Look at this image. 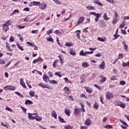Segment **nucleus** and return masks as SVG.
<instances>
[{"label": "nucleus", "instance_id": "obj_1", "mask_svg": "<svg viewBox=\"0 0 129 129\" xmlns=\"http://www.w3.org/2000/svg\"><path fill=\"white\" fill-rule=\"evenodd\" d=\"M114 104L115 106H120L122 108H124L125 107V104L119 100L115 101L114 102Z\"/></svg>", "mask_w": 129, "mask_h": 129}, {"label": "nucleus", "instance_id": "obj_2", "mask_svg": "<svg viewBox=\"0 0 129 129\" xmlns=\"http://www.w3.org/2000/svg\"><path fill=\"white\" fill-rule=\"evenodd\" d=\"M90 15H92L93 16H94V17H96V18L95 19V22H98V19L101 17V14L99 13H96L95 12H90Z\"/></svg>", "mask_w": 129, "mask_h": 129}, {"label": "nucleus", "instance_id": "obj_3", "mask_svg": "<svg viewBox=\"0 0 129 129\" xmlns=\"http://www.w3.org/2000/svg\"><path fill=\"white\" fill-rule=\"evenodd\" d=\"M112 97H113V93L108 91L106 94V99L109 100V99L112 98Z\"/></svg>", "mask_w": 129, "mask_h": 129}, {"label": "nucleus", "instance_id": "obj_4", "mask_svg": "<svg viewBox=\"0 0 129 129\" xmlns=\"http://www.w3.org/2000/svg\"><path fill=\"white\" fill-rule=\"evenodd\" d=\"M42 78L45 83H48V81L50 82V78L46 74L43 75Z\"/></svg>", "mask_w": 129, "mask_h": 129}, {"label": "nucleus", "instance_id": "obj_5", "mask_svg": "<svg viewBox=\"0 0 129 129\" xmlns=\"http://www.w3.org/2000/svg\"><path fill=\"white\" fill-rule=\"evenodd\" d=\"M44 61V59L42 58L41 57H39L36 59H34L33 61V64H36V63H38V62H43Z\"/></svg>", "mask_w": 129, "mask_h": 129}, {"label": "nucleus", "instance_id": "obj_6", "mask_svg": "<svg viewBox=\"0 0 129 129\" xmlns=\"http://www.w3.org/2000/svg\"><path fill=\"white\" fill-rule=\"evenodd\" d=\"M39 8L41 10H45L46 9V7H47V5H46V3H39Z\"/></svg>", "mask_w": 129, "mask_h": 129}, {"label": "nucleus", "instance_id": "obj_7", "mask_svg": "<svg viewBox=\"0 0 129 129\" xmlns=\"http://www.w3.org/2000/svg\"><path fill=\"white\" fill-rule=\"evenodd\" d=\"M63 90L64 93H66L67 94H70V93H71V90H70V89L67 87H65L63 88Z\"/></svg>", "mask_w": 129, "mask_h": 129}, {"label": "nucleus", "instance_id": "obj_8", "mask_svg": "<svg viewBox=\"0 0 129 129\" xmlns=\"http://www.w3.org/2000/svg\"><path fill=\"white\" fill-rule=\"evenodd\" d=\"M53 33H54V34H56V35H58V36H60V35H62V34L64 33V31H63L62 30L60 31L56 30Z\"/></svg>", "mask_w": 129, "mask_h": 129}, {"label": "nucleus", "instance_id": "obj_9", "mask_svg": "<svg viewBox=\"0 0 129 129\" xmlns=\"http://www.w3.org/2000/svg\"><path fill=\"white\" fill-rule=\"evenodd\" d=\"M99 68L101 69V70H103L104 68H105V62H104V61H102L99 66Z\"/></svg>", "mask_w": 129, "mask_h": 129}, {"label": "nucleus", "instance_id": "obj_10", "mask_svg": "<svg viewBox=\"0 0 129 129\" xmlns=\"http://www.w3.org/2000/svg\"><path fill=\"white\" fill-rule=\"evenodd\" d=\"M83 21H84V17H80V18L79 19V21L77 24V26H79V25H80V24H81V23H82Z\"/></svg>", "mask_w": 129, "mask_h": 129}, {"label": "nucleus", "instance_id": "obj_11", "mask_svg": "<svg viewBox=\"0 0 129 129\" xmlns=\"http://www.w3.org/2000/svg\"><path fill=\"white\" fill-rule=\"evenodd\" d=\"M2 27L4 31H5V32H7L9 30V25H7V24L4 23Z\"/></svg>", "mask_w": 129, "mask_h": 129}, {"label": "nucleus", "instance_id": "obj_12", "mask_svg": "<svg viewBox=\"0 0 129 129\" xmlns=\"http://www.w3.org/2000/svg\"><path fill=\"white\" fill-rule=\"evenodd\" d=\"M82 67L83 68H87V67H89V63L87 62H84L82 64Z\"/></svg>", "mask_w": 129, "mask_h": 129}, {"label": "nucleus", "instance_id": "obj_13", "mask_svg": "<svg viewBox=\"0 0 129 129\" xmlns=\"http://www.w3.org/2000/svg\"><path fill=\"white\" fill-rule=\"evenodd\" d=\"M79 55H80V56H82L83 57H85V56H87L86 51L84 52V50H81L79 53Z\"/></svg>", "mask_w": 129, "mask_h": 129}, {"label": "nucleus", "instance_id": "obj_14", "mask_svg": "<svg viewBox=\"0 0 129 129\" xmlns=\"http://www.w3.org/2000/svg\"><path fill=\"white\" fill-rule=\"evenodd\" d=\"M85 124L86 125H90L91 124V120L89 119H87L85 121Z\"/></svg>", "mask_w": 129, "mask_h": 129}, {"label": "nucleus", "instance_id": "obj_15", "mask_svg": "<svg viewBox=\"0 0 129 129\" xmlns=\"http://www.w3.org/2000/svg\"><path fill=\"white\" fill-rule=\"evenodd\" d=\"M20 84L24 87V88H27V86H26V85L25 84V83L24 82V80L23 79H20Z\"/></svg>", "mask_w": 129, "mask_h": 129}, {"label": "nucleus", "instance_id": "obj_16", "mask_svg": "<svg viewBox=\"0 0 129 129\" xmlns=\"http://www.w3.org/2000/svg\"><path fill=\"white\" fill-rule=\"evenodd\" d=\"M70 54L73 56H75L76 55V52L73 50V48H71L70 50Z\"/></svg>", "mask_w": 129, "mask_h": 129}, {"label": "nucleus", "instance_id": "obj_17", "mask_svg": "<svg viewBox=\"0 0 129 129\" xmlns=\"http://www.w3.org/2000/svg\"><path fill=\"white\" fill-rule=\"evenodd\" d=\"M75 33H77L76 37H77L78 39H80V33H81V31L77 30Z\"/></svg>", "mask_w": 129, "mask_h": 129}, {"label": "nucleus", "instance_id": "obj_18", "mask_svg": "<svg viewBox=\"0 0 129 129\" xmlns=\"http://www.w3.org/2000/svg\"><path fill=\"white\" fill-rule=\"evenodd\" d=\"M51 116H53L55 119H57V114H56V111L55 110H52Z\"/></svg>", "mask_w": 129, "mask_h": 129}, {"label": "nucleus", "instance_id": "obj_19", "mask_svg": "<svg viewBox=\"0 0 129 129\" xmlns=\"http://www.w3.org/2000/svg\"><path fill=\"white\" fill-rule=\"evenodd\" d=\"M80 112V110L79 109L75 108V116H77Z\"/></svg>", "mask_w": 129, "mask_h": 129}, {"label": "nucleus", "instance_id": "obj_20", "mask_svg": "<svg viewBox=\"0 0 129 129\" xmlns=\"http://www.w3.org/2000/svg\"><path fill=\"white\" fill-rule=\"evenodd\" d=\"M125 23H126V21H123L121 25H120L119 26V28L120 29H122V28H124V27L125 26Z\"/></svg>", "mask_w": 129, "mask_h": 129}, {"label": "nucleus", "instance_id": "obj_21", "mask_svg": "<svg viewBox=\"0 0 129 129\" xmlns=\"http://www.w3.org/2000/svg\"><path fill=\"white\" fill-rule=\"evenodd\" d=\"M103 18L105 21H108V20H109V18L107 17V14L106 13L104 14Z\"/></svg>", "mask_w": 129, "mask_h": 129}, {"label": "nucleus", "instance_id": "obj_22", "mask_svg": "<svg viewBox=\"0 0 129 129\" xmlns=\"http://www.w3.org/2000/svg\"><path fill=\"white\" fill-rule=\"evenodd\" d=\"M25 104H26V105H28V104L29 105H31V104H33V102H32V101L30 100H26V101H25Z\"/></svg>", "mask_w": 129, "mask_h": 129}, {"label": "nucleus", "instance_id": "obj_23", "mask_svg": "<svg viewBox=\"0 0 129 129\" xmlns=\"http://www.w3.org/2000/svg\"><path fill=\"white\" fill-rule=\"evenodd\" d=\"M28 115H29L28 118H29V119H32V120L35 119L36 116L34 117L33 116V115H32L30 113H28Z\"/></svg>", "mask_w": 129, "mask_h": 129}, {"label": "nucleus", "instance_id": "obj_24", "mask_svg": "<svg viewBox=\"0 0 129 129\" xmlns=\"http://www.w3.org/2000/svg\"><path fill=\"white\" fill-rule=\"evenodd\" d=\"M105 81H106V78L105 77H103L100 81V83H104Z\"/></svg>", "mask_w": 129, "mask_h": 129}, {"label": "nucleus", "instance_id": "obj_25", "mask_svg": "<svg viewBox=\"0 0 129 129\" xmlns=\"http://www.w3.org/2000/svg\"><path fill=\"white\" fill-rule=\"evenodd\" d=\"M35 119L37 121H41L42 120V117H40L39 115L35 116Z\"/></svg>", "mask_w": 129, "mask_h": 129}, {"label": "nucleus", "instance_id": "obj_26", "mask_svg": "<svg viewBox=\"0 0 129 129\" xmlns=\"http://www.w3.org/2000/svg\"><path fill=\"white\" fill-rule=\"evenodd\" d=\"M31 4L33 5V6H39L40 5V2H31Z\"/></svg>", "mask_w": 129, "mask_h": 129}, {"label": "nucleus", "instance_id": "obj_27", "mask_svg": "<svg viewBox=\"0 0 129 129\" xmlns=\"http://www.w3.org/2000/svg\"><path fill=\"white\" fill-rule=\"evenodd\" d=\"M95 4H96L97 5H98L99 6H100L101 7H102V6H103V4H102V3H101V2H100V1L99 0H96L95 2Z\"/></svg>", "mask_w": 129, "mask_h": 129}, {"label": "nucleus", "instance_id": "obj_28", "mask_svg": "<svg viewBox=\"0 0 129 129\" xmlns=\"http://www.w3.org/2000/svg\"><path fill=\"white\" fill-rule=\"evenodd\" d=\"M38 86L41 87L42 88H46L47 86H46V84H45L43 83H40L39 84Z\"/></svg>", "mask_w": 129, "mask_h": 129}, {"label": "nucleus", "instance_id": "obj_29", "mask_svg": "<svg viewBox=\"0 0 129 129\" xmlns=\"http://www.w3.org/2000/svg\"><path fill=\"white\" fill-rule=\"evenodd\" d=\"M64 113H66L67 115H68V116H70V111H69V109H65Z\"/></svg>", "mask_w": 129, "mask_h": 129}, {"label": "nucleus", "instance_id": "obj_30", "mask_svg": "<svg viewBox=\"0 0 129 129\" xmlns=\"http://www.w3.org/2000/svg\"><path fill=\"white\" fill-rule=\"evenodd\" d=\"M29 95L31 97H34V96H35V91H31L29 92Z\"/></svg>", "mask_w": 129, "mask_h": 129}, {"label": "nucleus", "instance_id": "obj_31", "mask_svg": "<svg viewBox=\"0 0 129 129\" xmlns=\"http://www.w3.org/2000/svg\"><path fill=\"white\" fill-rule=\"evenodd\" d=\"M85 89H86V91H87L88 92V93H91L92 92V90L88 88L87 87H85Z\"/></svg>", "mask_w": 129, "mask_h": 129}, {"label": "nucleus", "instance_id": "obj_32", "mask_svg": "<svg viewBox=\"0 0 129 129\" xmlns=\"http://www.w3.org/2000/svg\"><path fill=\"white\" fill-rule=\"evenodd\" d=\"M26 44H27V45H28V46H30V47H34L35 46V44H33V43H31L29 41H27L26 42Z\"/></svg>", "mask_w": 129, "mask_h": 129}, {"label": "nucleus", "instance_id": "obj_33", "mask_svg": "<svg viewBox=\"0 0 129 129\" xmlns=\"http://www.w3.org/2000/svg\"><path fill=\"white\" fill-rule=\"evenodd\" d=\"M46 40L48 42H52V43H54V40L52 37L46 38Z\"/></svg>", "mask_w": 129, "mask_h": 129}, {"label": "nucleus", "instance_id": "obj_34", "mask_svg": "<svg viewBox=\"0 0 129 129\" xmlns=\"http://www.w3.org/2000/svg\"><path fill=\"white\" fill-rule=\"evenodd\" d=\"M119 121L121 123H122V124L123 125H124L125 126H127V123H126V122L123 121V120H121V119H120L119 120Z\"/></svg>", "mask_w": 129, "mask_h": 129}, {"label": "nucleus", "instance_id": "obj_35", "mask_svg": "<svg viewBox=\"0 0 129 129\" xmlns=\"http://www.w3.org/2000/svg\"><path fill=\"white\" fill-rule=\"evenodd\" d=\"M4 24H6V25H7V26H11V25H12V20H9L7 22H6Z\"/></svg>", "mask_w": 129, "mask_h": 129}, {"label": "nucleus", "instance_id": "obj_36", "mask_svg": "<svg viewBox=\"0 0 129 129\" xmlns=\"http://www.w3.org/2000/svg\"><path fill=\"white\" fill-rule=\"evenodd\" d=\"M6 49L9 51V52H13V49H11V46L9 45H6Z\"/></svg>", "mask_w": 129, "mask_h": 129}, {"label": "nucleus", "instance_id": "obj_37", "mask_svg": "<svg viewBox=\"0 0 129 129\" xmlns=\"http://www.w3.org/2000/svg\"><path fill=\"white\" fill-rule=\"evenodd\" d=\"M49 83L50 84H57L58 83V82H57V81H56L55 80H50L49 81Z\"/></svg>", "mask_w": 129, "mask_h": 129}, {"label": "nucleus", "instance_id": "obj_38", "mask_svg": "<svg viewBox=\"0 0 129 129\" xmlns=\"http://www.w3.org/2000/svg\"><path fill=\"white\" fill-rule=\"evenodd\" d=\"M15 93L17 94V95H19V96H20V97H21V98H23L24 96L22 95V94L20 93L19 92H15Z\"/></svg>", "mask_w": 129, "mask_h": 129}, {"label": "nucleus", "instance_id": "obj_39", "mask_svg": "<svg viewBox=\"0 0 129 129\" xmlns=\"http://www.w3.org/2000/svg\"><path fill=\"white\" fill-rule=\"evenodd\" d=\"M93 107H94V108H96V109H97V108H98V107H99L98 103H95V104L93 105Z\"/></svg>", "mask_w": 129, "mask_h": 129}, {"label": "nucleus", "instance_id": "obj_40", "mask_svg": "<svg viewBox=\"0 0 129 129\" xmlns=\"http://www.w3.org/2000/svg\"><path fill=\"white\" fill-rule=\"evenodd\" d=\"M58 119L61 122H65V120H64V119H63V118H61L60 116H58Z\"/></svg>", "mask_w": 129, "mask_h": 129}, {"label": "nucleus", "instance_id": "obj_41", "mask_svg": "<svg viewBox=\"0 0 129 129\" xmlns=\"http://www.w3.org/2000/svg\"><path fill=\"white\" fill-rule=\"evenodd\" d=\"M65 46H66L67 47H71V46H73V44L67 42L65 44Z\"/></svg>", "mask_w": 129, "mask_h": 129}, {"label": "nucleus", "instance_id": "obj_42", "mask_svg": "<svg viewBox=\"0 0 129 129\" xmlns=\"http://www.w3.org/2000/svg\"><path fill=\"white\" fill-rule=\"evenodd\" d=\"M64 128L65 129H73V126H70L69 125H68V126H64Z\"/></svg>", "mask_w": 129, "mask_h": 129}, {"label": "nucleus", "instance_id": "obj_43", "mask_svg": "<svg viewBox=\"0 0 129 129\" xmlns=\"http://www.w3.org/2000/svg\"><path fill=\"white\" fill-rule=\"evenodd\" d=\"M15 89H16L15 87H14L13 86H9V90H12V91H14V90H15Z\"/></svg>", "mask_w": 129, "mask_h": 129}, {"label": "nucleus", "instance_id": "obj_44", "mask_svg": "<svg viewBox=\"0 0 129 129\" xmlns=\"http://www.w3.org/2000/svg\"><path fill=\"white\" fill-rule=\"evenodd\" d=\"M60 74H61V72H57L55 73V75H57L59 77H62V75H61Z\"/></svg>", "mask_w": 129, "mask_h": 129}, {"label": "nucleus", "instance_id": "obj_45", "mask_svg": "<svg viewBox=\"0 0 129 129\" xmlns=\"http://www.w3.org/2000/svg\"><path fill=\"white\" fill-rule=\"evenodd\" d=\"M52 33H53V30H52V29H50V30H48V31L46 32L47 35H50V34H52Z\"/></svg>", "mask_w": 129, "mask_h": 129}, {"label": "nucleus", "instance_id": "obj_46", "mask_svg": "<svg viewBox=\"0 0 129 129\" xmlns=\"http://www.w3.org/2000/svg\"><path fill=\"white\" fill-rule=\"evenodd\" d=\"M21 108L23 110V112H24V113H27V109L24 107V106H21Z\"/></svg>", "mask_w": 129, "mask_h": 129}, {"label": "nucleus", "instance_id": "obj_47", "mask_svg": "<svg viewBox=\"0 0 129 129\" xmlns=\"http://www.w3.org/2000/svg\"><path fill=\"white\" fill-rule=\"evenodd\" d=\"M118 20V19L115 18L114 19V20L112 21L113 25H115V24H116V23H117Z\"/></svg>", "mask_w": 129, "mask_h": 129}, {"label": "nucleus", "instance_id": "obj_48", "mask_svg": "<svg viewBox=\"0 0 129 129\" xmlns=\"http://www.w3.org/2000/svg\"><path fill=\"white\" fill-rule=\"evenodd\" d=\"M86 9L88 10H94V7L93 6H87Z\"/></svg>", "mask_w": 129, "mask_h": 129}, {"label": "nucleus", "instance_id": "obj_49", "mask_svg": "<svg viewBox=\"0 0 129 129\" xmlns=\"http://www.w3.org/2000/svg\"><path fill=\"white\" fill-rule=\"evenodd\" d=\"M15 41V38H14V36H11V37L10 38V42H14Z\"/></svg>", "mask_w": 129, "mask_h": 129}, {"label": "nucleus", "instance_id": "obj_50", "mask_svg": "<svg viewBox=\"0 0 129 129\" xmlns=\"http://www.w3.org/2000/svg\"><path fill=\"white\" fill-rule=\"evenodd\" d=\"M6 110H8V111H10V112H13V109H11L10 107H7L5 108Z\"/></svg>", "mask_w": 129, "mask_h": 129}, {"label": "nucleus", "instance_id": "obj_51", "mask_svg": "<svg viewBox=\"0 0 129 129\" xmlns=\"http://www.w3.org/2000/svg\"><path fill=\"white\" fill-rule=\"evenodd\" d=\"M98 41H100V42H104L105 41L103 38L98 37Z\"/></svg>", "mask_w": 129, "mask_h": 129}, {"label": "nucleus", "instance_id": "obj_52", "mask_svg": "<svg viewBox=\"0 0 129 129\" xmlns=\"http://www.w3.org/2000/svg\"><path fill=\"white\" fill-rule=\"evenodd\" d=\"M105 128H112V126L111 125H106L104 127Z\"/></svg>", "mask_w": 129, "mask_h": 129}, {"label": "nucleus", "instance_id": "obj_53", "mask_svg": "<svg viewBox=\"0 0 129 129\" xmlns=\"http://www.w3.org/2000/svg\"><path fill=\"white\" fill-rule=\"evenodd\" d=\"M38 32H39V30H32L31 31V33L32 34H37L38 33Z\"/></svg>", "mask_w": 129, "mask_h": 129}, {"label": "nucleus", "instance_id": "obj_54", "mask_svg": "<svg viewBox=\"0 0 129 129\" xmlns=\"http://www.w3.org/2000/svg\"><path fill=\"white\" fill-rule=\"evenodd\" d=\"M123 58V54L120 53L118 55V59H122Z\"/></svg>", "mask_w": 129, "mask_h": 129}, {"label": "nucleus", "instance_id": "obj_55", "mask_svg": "<svg viewBox=\"0 0 129 129\" xmlns=\"http://www.w3.org/2000/svg\"><path fill=\"white\" fill-rule=\"evenodd\" d=\"M121 34H123V35H126V31L121 29Z\"/></svg>", "mask_w": 129, "mask_h": 129}, {"label": "nucleus", "instance_id": "obj_56", "mask_svg": "<svg viewBox=\"0 0 129 129\" xmlns=\"http://www.w3.org/2000/svg\"><path fill=\"white\" fill-rule=\"evenodd\" d=\"M94 86H95V87L97 88L99 90H101V88L99 87V86H98V85H97L96 84H94Z\"/></svg>", "mask_w": 129, "mask_h": 129}, {"label": "nucleus", "instance_id": "obj_57", "mask_svg": "<svg viewBox=\"0 0 129 129\" xmlns=\"http://www.w3.org/2000/svg\"><path fill=\"white\" fill-rule=\"evenodd\" d=\"M23 11H25V12H30V8H25L23 9Z\"/></svg>", "mask_w": 129, "mask_h": 129}, {"label": "nucleus", "instance_id": "obj_58", "mask_svg": "<svg viewBox=\"0 0 129 129\" xmlns=\"http://www.w3.org/2000/svg\"><path fill=\"white\" fill-rule=\"evenodd\" d=\"M119 83L120 85H124V84H125L124 81H120Z\"/></svg>", "mask_w": 129, "mask_h": 129}, {"label": "nucleus", "instance_id": "obj_59", "mask_svg": "<svg viewBox=\"0 0 129 129\" xmlns=\"http://www.w3.org/2000/svg\"><path fill=\"white\" fill-rule=\"evenodd\" d=\"M5 90H9V86H6L4 87Z\"/></svg>", "mask_w": 129, "mask_h": 129}, {"label": "nucleus", "instance_id": "obj_60", "mask_svg": "<svg viewBox=\"0 0 129 129\" xmlns=\"http://www.w3.org/2000/svg\"><path fill=\"white\" fill-rule=\"evenodd\" d=\"M115 19H118V14L116 12H115Z\"/></svg>", "mask_w": 129, "mask_h": 129}, {"label": "nucleus", "instance_id": "obj_61", "mask_svg": "<svg viewBox=\"0 0 129 129\" xmlns=\"http://www.w3.org/2000/svg\"><path fill=\"white\" fill-rule=\"evenodd\" d=\"M123 47H124V50H125L126 51H127V48L128 47L127 46V45H126H126H124Z\"/></svg>", "mask_w": 129, "mask_h": 129}, {"label": "nucleus", "instance_id": "obj_62", "mask_svg": "<svg viewBox=\"0 0 129 129\" xmlns=\"http://www.w3.org/2000/svg\"><path fill=\"white\" fill-rule=\"evenodd\" d=\"M0 64H6V62L5 61V60L3 59L0 60Z\"/></svg>", "mask_w": 129, "mask_h": 129}, {"label": "nucleus", "instance_id": "obj_63", "mask_svg": "<svg viewBox=\"0 0 129 129\" xmlns=\"http://www.w3.org/2000/svg\"><path fill=\"white\" fill-rule=\"evenodd\" d=\"M113 73L114 74H116L117 73V70H116V69H114L113 70Z\"/></svg>", "mask_w": 129, "mask_h": 129}, {"label": "nucleus", "instance_id": "obj_64", "mask_svg": "<svg viewBox=\"0 0 129 129\" xmlns=\"http://www.w3.org/2000/svg\"><path fill=\"white\" fill-rule=\"evenodd\" d=\"M125 20H129V16H125L123 17V20L125 21Z\"/></svg>", "mask_w": 129, "mask_h": 129}]
</instances>
